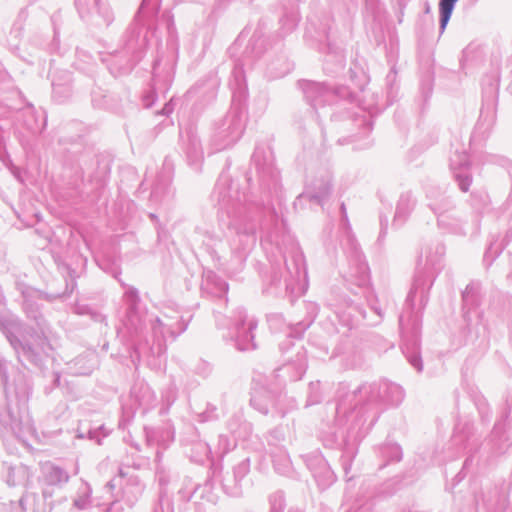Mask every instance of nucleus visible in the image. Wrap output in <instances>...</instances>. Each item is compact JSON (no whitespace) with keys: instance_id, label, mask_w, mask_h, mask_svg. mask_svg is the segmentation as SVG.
I'll list each match as a JSON object with an SVG mask.
<instances>
[{"instance_id":"1","label":"nucleus","mask_w":512,"mask_h":512,"mask_svg":"<svg viewBox=\"0 0 512 512\" xmlns=\"http://www.w3.org/2000/svg\"><path fill=\"white\" fill-rule=\"evenodd\" d=\"M457 0H441L440 1V12H441V26L444 28L453 11L454 4Z\"/></svg>"}]
</instances>
